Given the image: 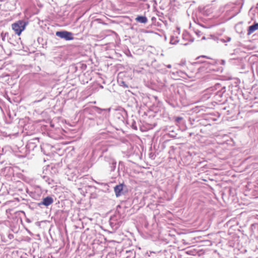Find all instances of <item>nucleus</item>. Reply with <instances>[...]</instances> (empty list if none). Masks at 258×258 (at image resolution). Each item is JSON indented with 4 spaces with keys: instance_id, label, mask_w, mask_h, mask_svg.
I'll list each match as a JSON object with an SVG mask.
<instances>
[{
    "instance_id": "nucleus-1",
    "label": "nucleus",
    "mask_w": 258,
    "mask_h": 258,
    "mask_svg": "<svg viewBox=\"0 0 258 258\" xmlns=\"http://www.w3.org/2000/svg\"><path fill=\"white\" fill-rule=\"evenodd\" d=\"M210 96L208 98H212L216 103H223L227 100V94L225 86H222L220 84H216L208 90Z\"/></svg>"
},
{
    "instance_id": "nucleus-2",
    "label": "nucleus",
    "mask_w": 258,
    "mask_h": 258,
    "mask_svg": "<svg viewBox=\"0 0 258 258\" xmlns=\"http://www.w3.org/2000/svg\"><path fill=\"white\" fill-rule=\"evenodd\" d=\"M27 23L23 20H19L12 25L13 30L18 35H20L25 29Z\"/></svg>"
},
{
    "instance_id": "nucleus-3",
    "label": "nucleus",
    "mask_w": 258,
    "mask_h": 258,
    "mask_svg": "<svg viewBox=\"0 0 258 258\" xmlns=\"http://www.w3.org/2000/svg\"><path fill=\"white\" fill-rule=\"evenodd\" d=\"M56 35L67 41L74 39L73 33L66 31H57L56 32Z\"/></svg>"
},
{
    "instance_id": "nucleus-4",
    "label": "nucleus",
    "mask_w": 258,
    "mask_h": 258,
    "mask_svg": "<svg viewBox=\"0 0 258 258\" xmlns=\"http://www.w3.org/2000/svg\"><path fill=\"white\" fill-rule=\"evenodd\" d=\"M231 93L237 99L240 100L242 96V90L240 89L238 85H233L231 87Z\"/></svg>"
},
{
    "instance_id": "nucleus-5",
    "label": "nucleus",
    "mask_w": 258,
    "mask_h": 258,
    "mask_svg": "<svg viewBox=\"0 0 258 258\" xmlns=\"http://www.w3.org/2000/svg\"><path fill=\"white\" fill-rule=\"evenodd\" d=\"M116 217H119V215H116L111 216L109 220L110 226L114 229L117 228L119 226V222L116 220Z\"/></svg>"
},
{
    "instance_id": "nucleus-6",
    "label": "nucleus",
    "mask_w": 258,
    "mask_h": 258,
    "mask_svg": "<svg viewBox=\"0 0 258 258\" xmlns=\"http://www.w3.org/2000/svg\"><path fill=\"white\" fill-rule=\"evenodd\" d=\"M53 202V199L51 197H46L42 199V201L39 203V205H44L46 207L50 205Z\"/></svg>"
},
{
    "instance_id": "nucleus-7",
    "label": "nucleus",
    "mask_w": 258,
    "mask_h": 258,
    "mask_svg": "<svg viewBox=\"0 0 258 258\" xmlns=\"http://www.w3.org/2000/svg\"><path fill=\"white\" fill-rule=\"evenodd\" d=\"M123 184H119L118 185H116L114 188V190L115 194V195L117 197L120 196L122 194L123 190Z\"/></svg>"
},
{
    "instance_id": "nucleus-8",
    "label": "nucleus",
    "mask_w": 258,
    "mask_h": 258,
    "mask_svg": "<svg viewBox=\"0 0 258 258\" xmlns=\"http://www.w3.org/2000/svg\"><path fill=\"white\" fill-rule=\"evenodd\" d=\"M179 34L178 30L174 33L173 35L171 36L170 43L171 44H176L179 42V38L176 35V34Z\"/></svg>"
},
{
    "instance_id": "nucleus-9",
    "label": "nucleus",
    "mask_w": 258,
    "mask_h": 258,
    "mask_svg": "<svg viewBox=\"0 0 258 258\" xmlns=\"http://www.w3.org/2000/svg\"><path fill=\"white\" fill-rule=\"evenodd\" d=\"M258 30V23H254L253 25L249 26L248 28V35H251V33Z\"/></svg>"
},
{
    "instance_id": "nucleus-10",
    "label": "nucleus",
    "mask_w": 258,
    "mask_h": 258,
    "mask_svg": "<svg viewBox=\"0 0 258 258\" xmlns=\"http://www.w3.org/2000/svg\"><path fill=\"white\" fill-rule=\"evenodd\" d=\"M135 20L137 22L143 24H146L148 22V19L145 16H138L136 18Z\"/></svg>"
},
{
    "instance_id": "nucleus-11",
    "label": "nucleus",
    "mask_w": 258,
    "mask_h": 258,
    "mask_svg": "<svg viewBox=\"0 0 258 258\" xmlns=\"http://www.w3.org/2000/svg\"><path fill=\"white\" fill-rule=\"evenodd\" d=\"M126 255L124 258H135V252L134 250H126L125 251Z\"/></svg>"
},
{
    "instance_id": "nucleus-12",
    "label": "nucleus",
    "mask_w": 258,
    "mask_h": 258,
    "mask_svg": "<svg viewBox=\"0 0 258 258\" xmlns=\"http://www.w3.org/2000/svg\"><path fill=\"white\" fill-rule=\"evenodd\" d=\"M235 29L236 31L239 33L241 34L242 33V24L241 22L238 23L235 26Z\"/></svg>"
},
{
    "instance_id": "nucleus-13",
    "label": "nucleus",
    "mask_w": 258,
    "mask_h": 258,
    "mask_svg": "<svg viewBox=\"0 0 258 258\" xmlns=\"http://www.w3.org/2000/svg\"><path fill=\"white\" fill-rule=\"evenodd\" d=\"M8 36V33L2 32L1 34V38H2L3 41L5 40V38L6 36Z\"/></svg>"
},
{
    "instance_id": "nucleus-14",
    "label": "nucleus",
    "mask_w": 258,
    "mask_h": 258,
    "mask_svg": "<svg viewBox=\"0 0 258 258\" xmlns=\"http://www.w3.org/2000/svg\"><path fill=\"white\" fill-rule=\"evenodd\" d=\"M220 40L222 42H229V41H230L231 40V38L229 37H227L226 38V39H221Z\"/></svg>"
},
{
    "instance_id": "nucleus-15",
    "label": "nucleus",
    "mask_w": 258,
    "mask_h": 258,
    "mask_svg": "<svg viewBox=\"0 0 258 258\" xmlns=\"http://www.w3.org/2000/svg\"><path fill=\"white\" fill-rule=\"evenodd\" d=\"M43 178L45 179V181L48 182V184H51V181H52V179H50L49 178L45 176H43Z\"/></svg>"
},
{
    "instance_id": "nucleus-16",
    "label": "nucleus",
    "mask_w": 258,
    "mask_h": 258,
    "mask_svg": "<svg viewBox=\"0 0 258 258\" xmlns=\"http://www.w3.org/2000/svg\"><path fill=\"white\" fill-rule=\"evenodd\" d=\"M195 33L199 37H200L202 35V33L198 30H196Z\"/></svg>"
},
{
    "instance_id": "nucleus-17",
    "label": "nucleus",
    "mask_w": 258,
    "mask_h": 258,
    "mask_svg": "<svg viewBox=\"0 0 258 258\" xmlns=\"http://www.w3.org/2000/svg\"><path fill=\"white\" fill-rule=\"evenodd\" d=\"M182 119V118L181 117H177L176 118H175V121L176 122H179L181 119Z\"/></svg>"
},
{
    "instance_id": "nucleus-18",
    "label": "nucleus",
    "mask_w": 258,
    "mask_h": 258,
    "mask_svg": "<svg viewBox=\"0 0 258 258\" xmlns=\"http://www.w3.org/2000/svg\"><path fill=\"white\" fill-rule=\"evenodd\" d=\"M240 9H239V10H238V12H237L236 14H235V15H233L231 18H232V17H234L236 15H237V14H238L239 13H240Z\"/></svg>"
},
{
    "instance_id": "nucleus-19",
    "label": "nucleus",
    "mask_w": 258,
    "mask_h": 258,
    "mask_svg": "<svg viewBox=\"0 0 258 258\" xmlns=\"http://www.w3.org/2000/svg\"><path fill=\"white\" fill-rule=\"evenodd\" d=\"M166 67H167V68L170 69V68H171V64H167V65H166Z\"/></svg>"
},
{
    "instance_id": "nucleus-20",
    "label": "nucleus",
    "mask_w": 258,
    "mask_h": 258,
    "mask_svg": "<svg viewBox=\"0 0 258 258\" xmlns=\"http://www.w3.org/2000/svg\"><path fill=\"white\" fill-rule=\"evenodd\" d=\"M183 38L185 39L186 37L188 36V35L187 34H186V35L183 34Z\"/></svg>"
},
{
    "instance_id": "nucleus-21",
    "label": "nucleus",
    "mask_w": 258,
    "mask_h": 258,
    "mask_svg": "<svg viewBox=\"0 0 258 258\" xmlns=\"http://www.w3.org/2000/svg\"><path fill=\"white\" fill-rule=\"evenodd\" d=\"M115 164H116V163H113L112 164V165H113V168H115Z\"/></svg>"
},
{
    "instance_id": "nucleus-22",
    "label": "nucleus",
    "mask_w": 258,
    "mask_h": 258,
    "mask_svg": "<svg viewBox=\"0 0 258 258\" xmlns=\"http://www.w3.org/2000/svg\"><path fill=\"white\" fill-rule=\"evenodd\" d=\"M206 39V38H205V36H203V37H202V39H203H203Z\"/></svg>"
},
{
    "instance_id": "nucleus-23",
    "label": "nucleus",
    "mask_w": 258,
    "mask_h": 258,
    "mask_svg": "<svg viewBox=\"0 0 258 258\" xmlns=\"http://www.w3.org/2000/svg\"><path fill=\"white\" fill-rule=\"evenodd\" d=\"M40 100H38V101H35L34 102H39Z\"/></svg>"
}]
</instances>
